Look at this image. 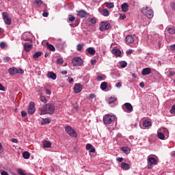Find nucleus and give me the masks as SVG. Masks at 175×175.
<instances>
[{"label":"nucleus","mask_w":175,"mask_h":175,"mask_svg":"<svg viewBox=\"0 0 175 175\" xmlns=\"http://www.w3.org/2000/svg\"><path fill=\"white\" fill-rule=\"evenodd\" d=\"M117 100V98L116 97H110L109 99V103H113V102H116Z\"/></svg>","instance_id":"obj_41"},{"label":"nucleus","mask_w":175,"mask_h":175,"mask_svg":"<svg viewBox=\"0 0 175 175\" xmlns=\"http://www.w3.org/2000/svg\"><path fill=\"white\" fill-rule=\"evenodd\" d=\"M23 157L24 159H29L30 154L28 152H24L23 153Z\"/></svg>","instance_id":"obj_36"},{"label":"nucleus","mask_w":175,"mask_h":175,"mask_svg":"<svg viewBox=\"0 0 175 175\" xmlns=\"http://www.w3.org/2000/svg\"><path fill=\"white\" fill-rule=\"evenodd\" d=\"M77 14L79 17H81V18H85V17H87L88 14L85 12V10H82L78 11Z\"/></svg>","instance_id":"obj_15"},{"label":"nucleus","mask_w":175,"mask_h":175,"mask_svg":"<svg viewBox=\"0 0 175 175\" xmlns=\"http://www.w3.org/2000/svg\"><path fill=\"white\" fill-rule=\"evenodd\" d=\"M21 116L22 117H26L27 116V112L25 111H21Z\"/></svg>","instance_id":"obj_51"},{"label":"nucleus","mask_w":175,"mask_h":175,"mask_svg":"<svg viewBox=\"0 0 175 175\" xmlns=\"http://www.w3.org/2000/svg\"><path fill=\"white\" fill-rule=\"evenodd\" d=\"M167 31H168V33H170V35H174L175 33V29H173L172 27H167L166 28Z\"/></svg>","instance_id":"obj_31"},{"label":"nucleus","mask_w":175,"mask_h":175,"mask_svg":"<svg viewBox=\"0 0 175 175\" xmlns=\"http://www.w3.org/2000/svg\"><path fill=\"white\" fill-rule=\"evenodd\" d=\"M126 18V16H125V14H120V20H125Z\"/></svg>","instance_id":"obj_49"},{"label":"nucleus","mask_w":175,"mask_h":175,"mask_svg":"<svg viewBox=\"0 0 175 175\" xmlns=\"http://www.w3.org/2000/svg\"><path fill=\"white\" fill-rule=\"evenodd\" d=\"M122 109L126 113H132L133 111V107L129 103H126L122 105Z\"/></svg>","instance_id":"obj_8"},{"label":"nucleus","mask_w":175,"mask_h":175,"mask_svg":"<svg viewBox=\"0 0 175 175\" xmlns=\"http://www.w3.org/2000/svg\"><path fill=\"white\" fill-rule=\"evenodd\" d=\"M23 40H31L32 39V33L31 32H25L22 35Z\"/></svg>","instance_id":"obj_13"},{"label":"nucleus","mask_w":175,"mask_h":175,"mask_svg":"<svg viewBox=\"0 0 175 175\" xmlns=\"http://www.w3.org/2000/svg\"><path fill=\"white\" fill-rule=\"evenodd\" d=\"M112 54H114L116 57H121V51L120 49H113L112 50Z\"/></svg>","instance_id":"obj_20"},{"label":"nucleus","mask_w":175,"mask_h":175,"mask_svg":"<svg viewBox=\"0 0 175 175\" xmlns=\"http://www.w3.org/2000/svg\"><path fill=\"white\" fill-rule=\"evenodd\" d=\"M90 23L92 24H96V18H92L90 19Z\"/></svg>","instance_id":"obj_46"},{"label":"nucleus","mask_w":175,"mask_h":175,"mask_svg":"<svg viewBox=\"0 0 175 175\" xmlns=\"http://www.w3.org/2000/svg\"><path fill=\"white\" fill-rule=\"evenodd\" d=\"M1 175H9V174H8V172H6L5 171H2V172H1Z\"/></svg>","instance_id":"obj_62"},{"label":"nucleus","mask_w":175,"mask_h":175,"mask_svg":"<svg viewBox=\"0 0 175 175\" xmlns=\"http://www.w3.org/2000/svg\"><path fill=\"white\" fill-rule=\"evenodd\" d=\"M148 163H150L151 165H157V163H158V162L157 161V159H155V158L148 156Z\"/></svg>","instance_id":"obj_16"},{"label":"nucleus","mask_w":175,"mask_h":175,"mask_svg":"<svg viewBox=\"0 0 175 175\" xmlns=\"http://www.w3.org/2000/svg\"><path fill=\"white\" fill-rule=\"evenodd\" d=\"M110 29V23L107 22H101L100 23V31H107V29Z\"/></svg>","instance_id":"obj_9"},{"label":"nucleus","mask_w":175,"mask_h":175,"mask_svg":"<svg viewBox=\"0 0 175 175\" xmlns=\"http://www.w3.org/2000/svg\"><path fill=\"white\" fill-rule=\"evenodd\" d=\"M139 86L141 87V88H144V82H141L139 83Z\"/></svg>","instance_id":"obj_63"},{"label":"nucleus","mask_w":175,"mask_h":175,"mask_svg":"<svg viewBox=\"0 0 175 175\" xmlns=\"http://www.w3.org/2000/svg\"><path fill=\"white\" fill-rule=\"evenodd\" d=\"M3 151V147L2 146V144L0 143V154H2V152Z\"/></svg>","instance_id":"obj_60"},{"label":"nucleus","mask_w":175,"mask_h":175,"mask_svg":"<svg viewBox=\"0 0 175 175\" xmlns=\"http://www.w3.org/2000/svg\"><path fill=\"white\" fill-rule=\"evenodd\" d=\"M18 173L19 175H27L22 169H18Z\"/></svg>","instance_id":"obj_45"},{"label":"nucleus","mask_w":175,"mask_h":175,"mask_svg":"<svg viewBox=\"0 0 175 175\" xmlns=\"http://www.w3.org/2000/svg\"><path fill=\"white\" fill-rule=\"evenodd\" d=\"M43 17H49V13L44 12L42 14Z\"/></svg>","instance_id":"obj_55"},{"label":"nucleus","mask_w":175,"mask_h":175,"mask_svg":"<svg viewBox=\"0 0 175 175\" xmlns=\"http://www.w3.org/2000/svg\"><path fill=\"white\" fill-rule=\"evenodd\" d=\"M36 110V109H35V103L30 102L29 105V107L27 109L28 113L29 114H34Z\"/></svg>","instance_id":"obj_10"},{"label":"nucleus","mask_w":175,"mask_h":175,"mask_svg":"<svg viewBox=\"0 0 175 175\" xmlns=\"http://www.w3.org/2000/svg\"><path fill=\"white\" fill-rule=\"evenodd\" d=\"M90 62H91V65H95V64H96V60L91 59Z\"/></svg>","instance_id":"obj_52"},{"label":"nucleus","mask_w":175,"mask_h":175,"mask_svg":"<svg viewBox=\"0 0 175 175\" xmlns=\"http://www.w3.org/2000/svg\"><path fill=\"white\" fill-rule=\"evenodd\" d=\"M0 91H5V87L0 83Z\"/></svg>","instance_id":"obj_58"},{"label":"nucleus","mask_w":175,"mask_h":175,"mask_svg":"<svg viewBox=\"0 0 175 175\" xmlns=\"http://www.w3.org/2000/svg\"><path fill=\"white\" fill-rule=\"evenodd\" d=\"M42 145L44 148H50L51 147V142L50 141H44Z\"/></svg>","instance_id":"obj_26"},{"label":"nucleus","mask_w":175,"mask_h":175,"mask_svg":"<svg viewBox=\"0 0 175 175\" xmlns=\"http://www.w3.org/2000/svg\"><path fill=\"white\" fill-rule=\"evenodd\" d=\"M23 47H24V49L26 51V53H29V51H31V50H32V47H33V45L31 43L25 42L23 44Z\"/></svg>","instance_id":"obj_14"},{"label":"nucleus","mask_w":175,"mask_h":175,"mask_svg":"<svg viewBox=\"0 0 175 175\" xmlns=\"http://www.w3.org/2000/svg\"><path fill=\"white\" fill-rule=\"evenodd\" d=\"M106 79V75H98L97 77V80L98 81H103V80H105Z\"/></svg>","instance_id":"obj_35"},{"label":"nucleus","mask_w":175,"mask_h":175,"mask_svg":"<svg viewBox=\"0 0 175 175\" xmlns=\"http://www.w3.org/2000/svg\"><path fill=\"white\" fill-rule=\"evenodd\" d=\"M40 100L41 102H42L43 103H47V99H46L45 96H40Z\"/></svg>","instance_id":"obj_43"},{"label":"nucleus","mask_w":175,"mask_h":175,"mask_svg":"<svg viewBox=\"0 0 175 175\" xmlns=\"http://www.w3.org/2000/svg\"><path fill=\"white\" fill-rule=\"evenodd\" d=\"M3 62H9L10 61V57H5L3 59Z\"/></svg>","instance_id":"obj_48"},{"label":"nucleus","mask_w":175,"mask_h":175,"mask_svg":"<svg viewBox=\"0 0 175 175\" xmlns=\"http://www.w3.org/2000/svg\"><path fill=\"white\" fill-rule=\"evenodd\" d=\"M101 14L104 16V17H109V14H110V13L109 12L108 9L104 8L101 11Z\"/></svg>","instance_id":"obj_28"},{"label":"nucleus","mask_w":175,"mask_h":175,"mask_svg":"<svg viewBox=\"0 0 175 175\" xmlns=\"http://www.w3.org/2000/svg\"><path fill=\"white\" fill-rule=\"evenodd\" d=\"M141 12L144 14V16L148 17V18H152V17H154V11L148 7H144Z\"/></svg>","instance_id":"obj_2"},{"label":"nucleus","mask_w":175,"mask_h":175,"mask_svg":"<svg viewBox=\"0 0 175 175\" xmlns=\"http://www.w3.org/2000/svg\"><path fill=\"white\" fill-rule=\"evenodd\" d=\"M3 20L6 25H10L12 24V18L9 16L8 12H2Z\"/></svg>","instance_id":"obj_6"},{"label":"nucleus","mask_w":175,"mask_h":175,"mask_svg":"<svg viewBox=\"0 0 175 175\" xmlns=\"http://www.w3.org/2000/svg\"><path fill=\"white\" fill-rule=\"evenodd\" d=\"M57 64H58V65H62V64H64V59L62 58L57 59Z\"/></svg>","instance_id":"obj_42"},{"label":"nucleus","mask_w":175,"mask_h":175,"mask_svg":"<svg viewBox=\"0 0 175 175\" xmlns=\"http://www.w3.org/2000/svg\"><path fill=\"white\" fill-rule=\"evenodd\" d=\"M121 8H122V11L124 13H126V12H128V9H129L128 3H124L121 5Z\"/></svg>","instance_id":"obj_25"},{"label":"nucleus","mask_w":175,"mask_h":175,"mask_svg":"<svg viewBox=\"0 0 175 175\" xmlns=\"http://www.w3.org/2000/svg\"><path fill=\"white\" fill-rule=\"evenodd\" d=\"M83 47H84L83 43L78 44L77 46V51H81V50H83Z\"/></svg>","instance_id":"obj_32"},{"label":"nucleus","mask_w":175,"mask_h":175,"mask_svg":"<svg viewBox=\"0 0 175 175\" xmlns=\"http://www.w3.org/2000/svg\"><path fill=\"white\" fill-rule=\"evenodd\" d=\"M86 51L90 54V55H95V53H96V51H95V49L93 47H89L86 49Z\"/></svg>","instance_id":"obj_24"},{"label":"nucleus","mask_w":175,"mask_h":175,"mask_svg":"<svg viewBox=\"0 0 175 175\" xmlns=\"http://www.w3.org/2000/svg\"><path fill=\"white\" fill-rule=\"evenodd\" d=\"M121 85H122L121 82H118V83L116 84V87H117V88H120Z\"/></svg>","instance_id":"obj_56"},{"label":"nucleus","mask_w":175,"mask_h":175,"mask_svg":"<svg viewBox=\"0 0 175 175\" xmlns=\"http://www.w3.org/2000/svg\"><path fill=\"white\" fill-rule=\"evenodd\" d=\"M55 111V106L51 103H48L41 108L40 116L45 114H53Z\"/></svg>","instance_id":"obj_1"},{"label":"nucleus","mask_w":175,"mask_h":175,"mask_svg":"<svg viewBox=\"0 0 175 175\" xmlns=\"http://www.w3.org/2000/svg\"><path fill=\"white\" fill-rule=\"evenodd\" d=\"M50 122H51V120L49 118H45V119H42V120L41 121V124L46 125V124H50Z\"/></svg>","instance_id":"obj_30"},{"label":"nucleus","mask_w":175,"mask_h":175,"mask_svg":"<svg viewBox=\"0 0 175 175\" xmlns=\"http://www.w3.org/2000/svg\"><path fill=\"white\" fill-rule=\"evenodd\" d=\"M5 42H1L0 43V47H1V49H3V47H5Z\"/></svg>","instance_id":"obj_61"},{"label":"nucleus","mask_w":175,"mask_h":175,"mask_svg":"<svg viewBox=\"0 0 175 175\" xmlns=\"http://www.w3.org/2000/svg\"><path fill=\"white\" fill-rule=\"evenodd\" d=\"M73 66H81L83 65V59L80 57H74L72 59Z\"/></svg>","instance_id":"obj_7"},{"label":"nucleus","mask_w":175,"mask_h":175,"mask_svg":"<svg viewBox=\"0 0 175 175\" xmlns=\"http://www.w3.org/2000/svg\"><path fill=\"white\" fill-rule=\"evenodd\" d=\"M170 50L171 51H175V44L170 46Z\"/></svg>","instance_id":"obj_50"},{"label":"nucleus","mask_w":175,"mask_h":175,"mask_svg":"<svg viewBox=\"0 0 175 175\" xmlns=\"http://www.w3.org/2000/svg\"><path fill=\"white\" fill-rule=\"evenodd\" d=\"M171 114H175V105L172 107V109H170Z\"/></svg>","instance_id":"obj_47"},{"label":"nucleus","mask_w":175,"mask_h":175,"mask_svg":"<svg viewBox=\"0 0 175 175\" xmlns=\"http://www.w3.org/2000/svg\"><path fill=\"white\" fill-rule=\"evenodd\" d=\"M89 98L90 99H94V98H95V94H90Z\"/></svg>","instance_id":"obj_57"},{"label":"nucleus","mask_w":175,"mask_h":175,"mask_svg":"<svg viewBox=\"0 0 175 175\" xmlns=\"http://www.w3.org/2000/svg\"><path fill=\"white\" fill-rule=\"evenodd\" d=\"M150 73H151V68H144L142 71V76H147Z\"/></svg>","instance_id":"obj_17"},{"label":"nucleus","mask_w":175,"mask_h":175,"mask_svg":"<svg viewBox=\"0 0 175 175\" xmlns=\"http://www.w3.org/2000/svg\"><path fill=\"white\" fill-rule=\"evenodd\" d=\"M143 126L145 128H148V126H151V122L148 120H144Z\"/></svg>","instance_id":"obj_29"},{"label":"nucleus","mask_w":175,"mask_h":175,"mask_svg":"<svg viewBox=\"0 0 175 175\" xmlns=\"http://www.w3.org/2000/svg\"><path fill=\"white\" fill-rule=\"evenodd\" d=\"M46 46L51 51H55V47L53 46V44H49V42L46 43Z\"/></svg>","instance_id":"obj_33"},{"label":"nucleus","mask_w":175,"mask_h":175,"mask_svg":"<svg viewBox=\"0 0 175 175\" xmlns=\"http://www.w3.org/2000/svg\"><path fill=\"white\" fill-rule=\"evenodd\" d=\"M116 118H117L116 116L107 114L103 117V122L105 125H110L111 122L116 121Z\"/></svg>","instance_id":"obj_3"},{"label":"nucleus","mask_w":175,"mask_h":175,"mask_svg":"<svg viewBox=\"0 0 175 175\" xmlns=\"http://www.w3.org/2000/svg\"><path fill=\"white\" fill-rule=\"evenodd\" d=\"M106 6L108 9H113V8H114V3H107Z\"/></svg>","instance_id":"obj_38"},{"label":"nucleus","mask_w":175,"mask_h":175,"mask_svg":"<svg viewBox=\"0 0 175 175\" xmlns=\"http://www.w3.org/2000/svg\"><path fill=\"white\" fill-rule=\"evenodd\" d=\"M36 5H38V6H42V4L43 3V1L36 0Z\"/></svg>","instance_id":"obj_44"},{"label":"nucleus","mask_w":175,"mask_h":175,"mask_svg":"<svg viewBox=\"0 0 175 175\" xmlns=\"http://www.w3.org/2000/svg\"><path fill=\"white\" fill-rule=\"evenodd\" d=\"M8 72L10 73V75H17V74L23 75L24 70L21 68L17 69L16 67H12L9 68Z\"/></svg>","instance_id":"obj_5"},{"label":"nucleus","mask_w":175,"mask_h":175,"mask_svg":"<svg viewBox=\"0 0 175 175\" xmlns=\"http://www.w3.org/2000/svg\"><path fill=\"white\" fill-rule=\"evenodd\" d=\"M68 20L69 21H70L71 23H73V21L75 20H76V18L75 16H73V15H69L68 16Z\"/></svg>","instance_id":"obj_40"},{"label":"nucleus","mask_w":175,"mask_h":175,"mask_svg":"<svg viewBox=\"0 0 175 175\" xmlns=\"http://www.w3.org/2000/svg\"><path fill=\"white\" fill-rule=\"evenodd\" d=\"M100 88H101V90H103V91H105V90H106V88H107V82H103L100 84Z\"/></svg>","instance_id":"obj_34"},{"label":"nucleus","mask_w":175,"mask_h":175,"mask_svg":"<svg viewBox=\"0 0 175 175\" xmlns=\"http://www.w3.org/2000/svg\"><path fill=\"white\" fill-rule=\"evenodd\" d=\"M47 76L49 79H51L52 80H55L57 79V75L53 72H49Z\"/></svg>","instance_id":"obj_22"},{"label":"nucleus","mask_w":175,"mask_h":175,"mask_svg":"<svg viewBox=\"0 0 175 175\" xmlns=\"http://www.w3.org/2000/svg\"><path fill=\"white\" fill-rule=\"evenodd\" d=\"M120 66L122 67V68H126L127 65H128V63H126V62L125 61H122V62H120Z\"/></svg>","instance_id":"obj_37"},{"label":"nucleus","mask_w":175,"mask_h":175,"mask_svg":"<svg viewBox=\"0 0 175 175\" xmlns=\"http://www.w3.org/2000/svg\"><path fill=\"white\" fill-rule=\"evenodd\" d=\"M40 55H42V52H37L33 55V57L34 58V59H36V58H39Z\"/></svg>","instance_id":"obj_39"},{"label":"nucleus","mask_w":175,"mask_h":175,"mask_svg":"<svg viewBox=\"0 0 175 175\" xmlns=\"http://www.w3.org/2000/svg\"><path fill=\"white\" fill-rule=\"evenodd\" d=\"M83 90V85L81 83H75L74 86V92L75 94H80V92Z\"/></svg>","instance_id":"obj_12"},{"label":"nucleus","mask_w":175,"mask_h":175,"mask_svg":"<svg viewBox=\"0 0 175 175\" xmlns=\"http://www.w3.org/2000/svg\"><path fill=\"white\" fill-rule=\"evenodd\" d=\"M86 150H89L90 152H95L96 150L91 144H88L86 145Z\"/></svg>","instance_id":"obj_23"},{"label":"nucleus","mask_w":175,"mask_h":175,"mask_svg":"<svg viewBox=\"0 0 175 175\" xmlns=\"http://www.w3.org/2000/svg\"><path fill=\"white\" fill-rule=\"evenodd\" d=\"M46 95H51V91L49 89H46Z\"/></svg>","instance_id":"obj_54"},{"label":"nucleus","mask_w":175,"mask_h":175,"mask_svg":"<svg viewBox=\"0 0 175 175\" xmlns=\"http://www.w3.org/2000/svg\"><path fill=\"white\" fill-rule=\"evenodd\" d=\"M123 159H122V157H119L117 159V161H118V162H122Z\"/></svg>","instance_id":"obj_64"},{"label":"nucleus","mask_w":175,"mask_h":175,"mask_svg":"<svg viewBox=\"0 0 175 175\" xmlns=\"http://www.w3.org/2000/svg\"><path fill=\"white\" fill-rule=\"evenodd\" d=\"M68 83H73V78L68 77Z\"/></svg>","instance_id":"obj_53"},{"label":"nucleus","mask_w":175,"mask_h":175,"mask_svg":"<svg viewBox=\"0 0 175 175\" xmlns=\"http://www.w3.org/2000/svg\"><path fill=\"white\" fill-rule=\"evenodd\" d=\"M65 131L71 137H77V133L70 126H66L65 127Z\"/></svg>","instance_id":"obj_4"},{"label":"nucleus","mask_w":175,"mask_h":175,"mask_svg":"<svg viewBox=\"0 0 175 175\" xmlns=\"http://www.w3.org/2000/svg\"><path fill=\"white\" fill-rule=\"evenodd\" d=\"M120 167L121 169H123V170H129V169H131V165L126 163H121Z\"/></svg>","instance_id":"obj_18"},{"label":"nucleus","mask_w":175,"mask_h":175,"mask_svg":"<svg viewBox=\"0 0 175 175\" xmlns=\"http://www.w3.org/2000/svg\"><path fill=\"white\" fill-rule=\"evenodd\" d=\"M125 39L127 44H131V43H133V42H135V39H133V37H132V36H126Z\"/></svg>","instance_id":"obj_19"},{"label":"nucleus","mask_w":175,"mask_h":175,"mask_svg":"<svg viewBox=\"0 0 175 175\" xmlns=\"http://www.w3.org/2000/svg\"><path fill=\"white\" fill-rule=\"evenodd\" d=\"M122 151L126 154V155H128L129 154L131 153V148L126 146H123L121 148Z\"/></svg>","instance_id":"obj_21"},{"label":"nucleus","mask_w":175,"mask_h":175,"mask_svg":"<svg viewBox=\"0 0 175 175\" xmlns=\"http://www.w3.org/2000/svg\"><path fill=\"white\" fill-rule=\"evenodd\" d=\"M55 46L58 49V50H63L66 46L65 42L62 43H57L56 44Z\"/></svg>","instance_id":"obj_27"},{"label":"nucleus","mask_w":175,"mask_h":175,"mask_svg":"<svg viewBox=\"0 0 175 175\" xmlns=\"http://www.w3.org/2000/svg\"><path fill=\"white\" fill-rule=\"evenodd\" d=\"M162 132H165V128H161L157 131V137L160 140H165V134Z\"/></svg>","instance_id":"obj_11"},{"label":"nucleus","mask_w":175,"mask_h":175,"mask_svg":"<svg viewBox=\"0 0 175 175\" xmlns=\"http://www.w3.org/2000/svg\"><path fill=\"white\" fill-rule=\"evenodd\" d=\"M12 143H18V139H16V138H13L12 139Z\"/></svg>","instance_id":"obj_59"}]
</instances>
